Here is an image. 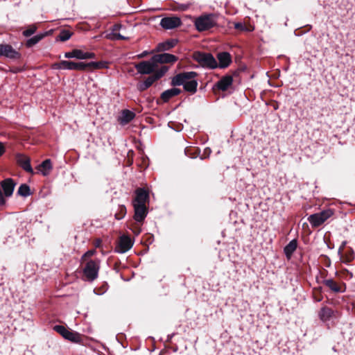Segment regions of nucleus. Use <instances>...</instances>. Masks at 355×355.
Here are the masks:
<instances>
[{"mask_svg":"<svg viewBox=\"0 0 355 355\" xmlns=\"http://www.w3.org/2000/svg\"><path fill=\"white\" fill-rule=\"evenodd\" d=\"M17 164L26 172L33 173V169L31 165V159L27 156L18 153L16 155Z\"/></svg>","mask_w":355,"mask_h":355,"instance_id":"14","label":"nucleus"},{"mask_svg":"<svg viewBox=\"0 0 355 355\" xmlns=\"http://www.w3.org/2000/svg\"><path fill=\"white\" fill-rule=\"evenodd\" d=\"M323 284L334 293L343 292V291L341 290L340 287L338 285V284L332 279H327L323 280Z\"/></svg>","mask_w":355,"mask_h":355,"instance_id":"24","label":"nucleus"},{"mask_svg":"<svg viewBox=\"0 0 355 355\" xmlns=\"http://www.w3.org/2000/svg\"><path fill=\"white\" fill-rule=\"evenodd\" d=\"M321 300V299L320 298H318L317 301L320 302Z\"/></svg>","mask_w":355,"mask_h":355,"instance_id":"42","label":"nucleus"},{"mask_svg":"<svg viewBox=\"0 0 355 355\" xmlns=\"http://www.w3.org/2000/svg\"><path fill=\"white\" fill-rule=\"evenodd\" d=\"M83 51L80 49H73L64 53V58H76L78 60H83Z\"/></svg>","mask_w":355,"mask_h":355,"instance_id":"29","label":"nucleus"},{"mask_svg":"<svg viewBox=\"0 0 355 355\" xmlns=\"http://www.w3.org/2000/svg\"><path fill=\"white\" fill-rule=\"evenodd\" d=\"M52 168L51 160L47 159L42 162L38 166V169L41 171L44 176L49 175L50 171Z\"/></svg>","mask_w":355,"mask_h":355,"instance_id":"25","label":"nucleus"},{"mask_svg":"<svg viewBox=\"0 0 355 355\" xmlns=\"http://www.w3.org/2000/svg\"><path fill=\"white\" fill-rule=\"evenodd\" d=\"M198 85V83L196 78H192V80L187 82V83L184 85L183 88L186 92L193 94L197 92Z\"/></svg>","mask_w":355,"mask_h":355,"instance_id":"22","label":"nucleus"},{"mask_svg":"<svg viewBox=\"0 0 355 355\" xmlns=\"http://www.w3.org/2000/svg\"><path fill=\"white\" fill-rule=\"evenodd\" d=\"M37 26L35 24H31L28 26V27L23 31L22 34L24 37H30L33 35L37 31Z\"/></svg>","mask_w":355,"mask_h":355,"instance_id":"33","label":"nucleus"},{"mask_svg":"<svg viewBox=\"0 0 355 355\" xmlns=\"http://www.w3.org/2000/svg\"><path fill=\"white\" fill-rule=\"evenodd\" d=\"M83 60L94 58L96 55L92 52H85L83 51Z\"/></svg>","mask_w":355,"mask_h":355,"instance_id":"36","label":"nucleus"},{"mask_svg":"<svg viewBox=\"0 0 355 355\" xmlns=\"http://www.w3.org/2000/svg\"><path fill=\"white\" fill-rule=\"evenodd\" d=\"M297 247V241L296 239L291 240L284 248V252L288 259H290L293 252Z\"/></svg>","mask_w":355,"mask_h":355,"instance_id":"21","label":"nucleus"},{"mask_svg":"<svg viewBox=\"0 0 355 355\" xmlns=\"http://www.w3.org/2000/svg\"><path fill=\"white\" fill-rule=\"evenodd\" d=\"M107 67V62L104 61H99V62H90L88 63H85V69L87 68H91V69H104Z\"/></svg>","mask_w":355,"mask_h":355,"instance_id":"28","label":"nucleus"},{"mask_svg":"<svg viewBox=\"0 0 355 355\" xmlns=\"http://www.w3.org/2000/svg\"><path fill=\"white\" fill-rule=\"evenodd\" d=\"M198 76V73L196 71H184L179 73L174 76L171 82V85L173 87L180 86L185 85L187 82L196 78Z\"/></svg>","mask_w":355,"mask_h":355,"instance_id":"5","label":"nucleus"},{"mask_svg":"<svg viewBox=\"0 0 355 355\" xmlns=\"http://www.w3.org/2000/svg\"><path fill=\"white\" fill-rule=\"evenodd\" d=\"M53 330L60 334L64 339L73 343H78L80 342V336L78 332L69 331L62 325H55Z\"/></svg>","mask_w":355,"mask_h":355,"instance_id":"7","label":"nucleus"},{"mask_svg":"<svg viewBox=\"0 0 355 355\" xmlns=\"http://www.w3.org/2000/svg\"><path fill=\"white\" fill-rule=\"evenodd\" d=\"M5 152V148L1 142H0V156H1Z\"/></svg>","mask_w":355,"mask_h":355,"instance_id":"41","label":"nucleus"},{"mask_svg":"<svg viewBox=\"0 0 355 355\" xmlns=\"http://www.w3.org/2000/svg\"><path fill=\"white\" fill-rule=\"evenodd\" d=\"M0 184L3 191V195L7 198L10 197L13 193L16 184L14 180L11 178H6L3 180Z\"/></svg>","mask_w":355,"mask_h":355,"instance_id":"15","label":"nucleus"},{"mask_svg":"<svg viewBox=\"0 0 355 355\" xmlns=\"http://www.w3.org/2000/svg\"><path fill=\"white\" fill-rule=\"evenodd\" d=\"M148 53H149L148 51H144L141 53L137 55V58H143L147 56L148 55Z\"/></svg>","mask_w":355,"mask_h":355,"instance_id":"40","label":"nucleus"},{"mask_svg":"<svg viewBox=\"0 0 355 355\" xmlns=\"http://www.w3.org/2000/svg\"><path fill=\"white\" fill-rule=\"evenodd\" d=\"M168 67L166 66H162L159 69L155 71L153 74V77L156 80L160 79L164 74L168 71Z\"/></svg>","mask_w":355,"mask_h":355,"instance_id":"32","label":"nucleus"},{"mask_svg":"<svg viewBox=\"0 0 355 355\" xmlns=\"http://www.w3.org/2000/svg\"><path fill=\"white\" fill-rule=\"evenodd\" d=\"M178 60V58L170 53H164L156 54L153 56V62H156V64L164 63H173Z\"/></svg>","mask_w":355,"mask_h":355,"instance_id":"13","label":"nucleus"},{"mask_svg":"<svg viewBox=\"0 0 355 355\" xmlns=\"http://www.w3.org/2000/svg\"><path fill=\"white\" fill-rule=\"evenodd\" d=\"M334 214L331 209L323 210L319 213L310 215L307 220L313 227H317L323 224L328 218Z\"/></svg>","mask_w":355,"mask_h":355,"instance_id":"4","label":"nucleus"},{"mask_svg":"<svg viewBox=\"0 0 355 355\" xmlns=\"http://www.w3.org/2000/svg\"><path fill=\"white\" fill-rule=\"evenodd\" d=\"M46 35L47 33H40L28 39L26 42V46L28 48L32 47L35 44H37L40 41H41Z\"/></svg>","mask_w":355,"mask_h":355,"instance_id":"26","label":"nucleus"},{"mask_svg":"<svg viewBox=\"0 0 355 355\" xmlns=\"http://www.w3.org/2000/svg\"><path fill=\"white\" fill-rule=\"evenodd\" d=\"M218 15L216 13H203L194 20V26L199 32L208 31L217 26Z\"/></svg>","mask_w":355,"mask_h":355,"instance_id":"1","label":"nucleus"},{"mask_svg":"<svg viewBox=\"0 0 355 355\" xmlns=\"http://www.w3.org/2000/svg\"><path fill=\"white\" fill-rule=\"evenodd\" d=\"M157 67L156 62H153V57L149 60L142 61L135 65L137 72L142 75L153 73Z\"/></svg>","mask_w":355,"mask_h":355,"instance_id":"8","label":"nucleus"},{"mask_svg":"<svg viewBox=\"0 0 355 355\" xmlns=\"http://www.w3.org/2000/svg\"><path fill=\"white\" fill-rule=\"evenodd\" d=\"M53 68L55 69L84 71L85 70V63L83 62H75L69 60H62L60 62L54 63Z\"/></svg>","mask_w":355,"mask_h":355,"instance_id":"6","label":"nucleus"},{"mask_svg":"<svg viewBox=\"0 0 355 355\" xmlns=\"http://www.w3.org/2000/svg\"><path fill=\"white\" fill-rule=\"evenodd\" d=\"M133 245L131 239L123 235L120 237L119 241L115 248V251L118 253H125L128 252Z\"/></svg>","mask_w":355,"mask_h":355,"instance_id":"12","label":"nucleus"},{"mask_svg":"<svg viewBox=\"0 0 355 355\" xmlns=\"http://www.w3.org/2000/svg\"><path fill=\"white\" fill-rule=\"evenodd\" d=\"M99 268V260H90L87 261L83 268L85 279L89 282L94 281L98 277Z\"/></svg>","mask_w":355,"mask_h":355,"instance_id":"3","label":"nucleus"},{"mask_svg":"<svg viewBox=\"0 0 355 355\" xmlns=\"http://www.w3.org/2000/svg\"><path fill=\"white\" fill-rule=\"evenodd\" d=\"M138 89L141 92L145 91L148 87L144 84V82L140 83L138 86Z\"/></svg>","mask_w":355,"mask_h":355,"instance_id":"38","label":"nucleus"},{"mask_svg":"<svg viewBox=\"0 0 355 355\" xmlns=\"http://www.w3.org/2000/svg\"><path fill=\"white\" fill-rule=\"evenodd\" d=\"M135 209L134 219L139 223L144 220L148 211L146 205H133Z\"/></svg>","mask_w":355,"mask_h":355,"instance_id":"16","label":"nucleus"},{"mask_svg":"<svg viewBox=\"0 0 355 355\" xmlns=\"http://www.w3.org/2000/svg\"><path fill=\"white\" fill-rule=\"evenodd\" d=\"M0 57H4L11 60H19L21 53L16 51L11 45L7 44H0Z\"/></svg>","mask_w":355,"mask_h":355,"instance_id":"9","label":"nucleus"},{"mask_svg":"<svg viewBox=\"0 0 355 355\" xmlns=\"http://www.w3.org/2000/svg\"><path fill=\"white\" fill-rule=\"evenodd\" d=\"M181 93V89L176 87H173L165 90L161 94V98L164 102H168L171 98L179 95Z\"/></svg>","mask_w":355,"mask_h":355,"instance_id":"20","label":"nucleus"},{"mask_svg":"<svg viewBox=\"0 0 355 355\" xmlns=\"http://www.w3.org/2000/svg\"><path fill=\"white\" fill-rule=\"evenodd\" d=\"M178 44V40L175 39L169 40L164 43L159 44V47L164 51H168L174 47Z\"/></svg>","mask_w":355,"mask_h":355,"instance_id":"30","label":"nucleus"},{"mask_svg":"<svg viewBox=\"0 0 355 355\" xmlns=\"http://www.w3.org/2000/svg\"><path fill=\"white\" fill-rule=\"evenodd\" d=\"M194 60L203 67L216 69L218 63L212 54L209 53L196 52L193 55Z\"/></svg>","mask_w":355,"mask_h":355,"instance_id":"2","label":"nucleus"},{"mask_svg":"<svg viewBox=\"0 0 355 355\" xmlns=\"http://www.w3.org/2000/svg\"><path fill=\"white\" fill-rule=\"evenodd\" d=\"M135 198L133 205H145L149 198L148 192L144 188H139L135 191Z\"/></svg>","mask_w":355,"mask_h":355,"instance_id":"17","label":"nucleus"},{"mask_svg":"<svg viewBox=\"0 0 355 355\" xmlns=\"http://www.w3.org/2000/svg\"><path fill=\"white\" fill-rule=\"evenodd\" d=\"M159 24L164 29L170 30L179 27L182 21L176 16L166 17L161 19Z\"/></svg>","mask_w":355,"mask_h":355,"instance_id":"10","label":"nucleus"},{"mask_svg":"<svg viewBox=\"0 0 355 355\" xmlns=\"http://www.w3.org/2000/svg\"><path fill=\"white\" fill-rule=\"evenodd\" d=\"M334 311L331 309L324 306L319 312V317L321 320L325 322L329 320L333 315Z\"/></svg>","mask_w":355,"mask_h":355,"instance_id":"23","label":"nucleus"},{"mask_svg":"<svg viewBox=\"0 0 355 355\" xmlns=\"http://www.w3.org/2000/svg\"><path fill=\"white\" fill-rule=\"evenodd\" d=\"M234 28L236 29H238V30H241V31H245L248 30L246 26L243 24H242L241 22H236V23H234Z\"/></svg>","mask_w":355,"mask_h":355,"instance_id":"37","label":"nucleus"},{"mask_svg":"<svg viewBox=\"0 0 355 355\" xmlns=\"http://www.w3.org/2000/svg\"><path fill=\"white\" fill-rule=\"evenodd\" d=\"M95 253V250H88L82 257V259H85L87 257H91Z\"/></svg>","mask_w":355,"mask_h":355,"instance_id":"39","label":"nucleus"},{"mask_svg":"<svg viewBox=\"0 0 355 355\" xmlns=\"http://www.w3.org/2000/svg\"><path fill=\"white\" fill-rule=\"evenodd\" d=\"M121 26L115 24L112 27V33L107 35V38L111 40H125L126 37L118 33L117 31L121 28Z\"/></svg>","mask_w":355,"mask_h":355,"instance_id":"27","label":"nucleus"},{"mask_svg":"<svg viewBox=\"0 0 355 355\" xmlns=\"http://www.w3.org/2000/svg\"><path fill=\"white\" fill-rule=\"evenodd\" d=\"M217 59L218 60V67L220 69L227 67L232 62L231 55L228 52H220L217 54Z\"/></svg>","mask_w":355,"mask_h":355,"instance_id":"18","label":"nucleus"},{"mask_svg":"<svg viewBox=\"0 0 355 355\" xmlns=\"http://www.w3.org/2000/svg\"><path fill=\"white\" fill-rule=\"evenodd\" d=\"M155 81V78L153 75H151L148 76L144 82V84L149 88Z\"/></svg>","mask_w":355,"mask_h":355,"instance_id":"35","label":"nucleus"},{"mask_svg":"<svg viewBox=\"0 0 355 355\" xmlns=\"http://www.w3.org/2000/svg\"><path fill=\"white\" fill-rule=\"evenodd\" d=\"M232 84H233L232 76L227 74V75L223 76L218 81H217L214 85L213 89L225 92L232 85Z\"/></svg>","mask_w":355,"mask_h":355,"instance_id":"11","label":"nucleus"},{"mask_svg":"<svg viewBox=\"0 0 355 355\" xmlns=\"http://www.w3.org/2000/svg\"><path fill=\"white\" fill-rule=\"evenodd\" d=\"M135 117V114L129 110H123L121 115L118 117V121L121 125H125L132 121Z\"/></svg>","mask_w":355,"mask_h":355,"instance_id":"19","label":"nucleus"},{"mask_svg":"<svg viewBox=\"0 0 355 355\" xmlns=\"http://www.w3.org/2000/svg\"><path fill=\"white\" fill-rule=\"evenodd\" d=\"M71 36V33L69 31L62 30L60 31L58 37L60 41L65 42V41L69 40Z\"/></svg>","mask_w":355,"mask_h":355,"instance_id":"34","label":"nucleus"},{"mask_svg":"<svg viewBox=\"0 0 355 355\" xmlns=\"http://www.w3.org/2000/svg\"><path fill=\"white\" fill-rule=\"evenodd\" d=\"M17 193L23 197L29 196L31 194L30 187L26 184H21L18 189Z\"/></svg>","mask_w":355,"mask_h":355,"instance_id":"31","label":"nucleus"}]
</instances>
